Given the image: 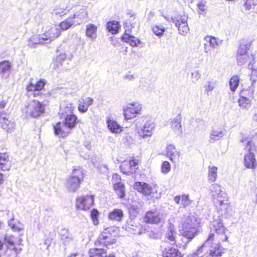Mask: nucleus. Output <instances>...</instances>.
<instances>
[{
  "instance_id": "nucleus-1",
  "label": "nucleus",
  "mask_w": 257,
  "mask_h": 257,
  "mask_svg": "<svg viewBox=\"0 0 257 257\" xmlns=\"http://www.w3.org/2000/svg\"><path fill=\"white\" fill-rule=\"evenodd\" d=\"M201 222L193 215H185L182 217L179 226V232L181 236L188 241L192 240L199 232Z\"/></svg>"
},
{
  "instance_id": "nucleus-2",
  "label": "nucleus",
  "mask_w": 257,
  "mask_h": 257,
  "mask_svg": "<svg viewBox=\"0 0 257 257\" xmlns=\"http://www.w3.org/2000/svg\"><path fill=\"white\" fill-rule=\"evenodd\" d=\"M118 236V227L114 226L108 227L100 233L94 243L96 246H103L107 247L108 245L115 243Z\"/></svg>"
},
{
  "instance_id": "nucleus-3",
  "label": "nucleus",
  "mask_w": 257,
  "mask_h": 257,
  "mask_svg": "<svg viewBox=\"0 0 257 257\" xmlns=\"http://www.w3.org/2000/svg\"><path fill=\"white\" fill-rule=\"evenodd\" d=\"M141 162L139 156H132L122 161L119 166L120 171L128 176L136 175L138 173L139 166Z\"/></svg>"
},
{
  "instance_id": "nucleus-4",
  "label": "nucleus",
  "mask_w": 257,
  "mask_h": 257,
  "mask_svg": "<svg viewBox=\"0 0 257 257\" xmlns=\"http://www.w3.org/2000/svg\"><path fill=\"white\" fill-rule=\"evenodd\" d=\"M212 190L213 203L218 210H222L228 205V198L226 193L221 190V186L214 184Z\"/></svg>"
},
{
  "instance_id": "nucleus-5",
  "label": "nucleus",
  "mask_w": 257,
  "mask_h": 257,
  "mask_svg": "<svg viewBox=\"0 0 257 257\" xmlns=\"http://www.w3.org/2000/svg\"><path fill=\"white\" fill-rule=\"evenodd\" d=\"M7 101H0V109H4ZM16 124L9 113L0 110V127L7 132H11L15 129Z\"/></svg>"
},
{
  "instance_id": "nucleus-6",
  "label": "nucleus",
  "mask_w": 257,
  "mask_h": 257,
  "mask_svg": "<svg viewBox=\"0 0 257 257\" xmlns=\"http://www.w3.org/2000/svg\"><path fill=\"white\" fill-rule=\"evenodd\" d=\"M84 177V174L81 168L74 169L71 176L66 181L67 187L73 191H75L83 181Z\"/></svg>"
},
{
  "instance_id": "nucleus-7",
  "label": "nucleus",
  "mask_w": 257,
  "mask_h": 257,
  "mask_svg": "<svg viewBox=\"0 0 257 257\" xmlns=\"http://www.w3.org/2000/svg\"><path fill=\"white\" fill-rule=\"evenodd\" d=\"M95 195L91 193L77 196L75 207L77 210H88L94 204Z\"/></svg>"
},
{
  "instance_id": "nucleus-8",
  "label": "nucleus",
  "mask_w": 257,
  "mask_h": 257,
  "mask_svg": "<svg viewBox=\"0 0 257 257\" xmlns=\"http://www.w3.org/2000/svg\"><path fill=\"white\" fill-rule=\"evenodd\" d=\"M225 249L220 244V243H215L214 245H210V247L205 249V252L201 256L197 254V249L194 253L196 257H222L225 253Z\"/></svg>"
},
{
  "instance_id": "nucleus-9",
  "label": "nucleus",
  "mask_w": 257,
  "mask_h": 257,
  "mask_svg": "<svg viewBox=\"0 0 257 257\" xmlns=\"http://www.w3.org/2000/svg\"><path fill=\"white\" fill-rule=\"evenodd\" d=\"M111 181L113 189L117 196L120 199L124 198L125 196V185L120 175L117 173L113 174Z\"/></svg>"
},
{
  "instance_id": "nucleus-10",
  "label": "nucleus",
  "mask_w": 257,
  "mask_h": 257,
  "mask_svg": "<svg viewBox=\"0 0 257 257\" xmlns=\"http://www.w3.org/2000/svg\"><path fill=\"white\" fill-rule=\"evenodd\" d=\"M187 20L188 17L184 13L177 16L173 19V22L175 23L181 35H185L189 31Z\"/></svg>"
},
{
  "instance_id": "nucleus-11",
  "label": "nucleus",
  "mask_w": 257,
  "mask_h": 257,
  "mask_svg": "<svg viewBox=\"0 0 257 257\" xmlns=\"http://www.w3.org/2000/svg\"><path fill=\"white\" fill-rule=\"evenodd\" d=\"M143 222L147 224H159L162 221L161 214L156 209L147 211L143 217Z\"/></svg>"
},
{
  "instance_id": "nucleus-12",
  "label": "nucleus",
  "mask_w": 257,
  "mask_h": 257,
  "mask_svg": "<svg viewBox=\"0 0 257 257\" xmlns=\"http://www.w3.org/2000/svg\"><path fill=\"white\" fill-rule=\"evenodd\" d=\"M238 100L239 106L248 108L251 106V100L253 97V92L250 89H243Z\"/></svg>"
},
{
  "instance_id": "nucleus-13",
  "label": "nucleus",
  "mask_w": 257,
  "mask_h": 257,
  "mask_svg": "<svg viewBox=\"0 0 257 257\" xmlns=\"http://www.w3.org/2000/svg\"><path fill=\"white\" fill-rule=\"evenodd\" d=\"M142 107L137 102L129 103L123 109V115L126 119H131L136 117L138 114H141Z\"/></svg>"
},
{
  "instance_id": "nucleus-14",
  "label": "nucleus",
  "mask_w": 257,
  "mask_h": 257,
  "mask_svg": "<svg viewBox=\"0 0 257 257\" xmlns=\"http://www.w3.org/2000/svg\"><path fill=\"white\" fill-rule=\"evenodd\" d=\"M250 47V44L244 41H242L239 44V48L237 51L236 59L241 64L245 63L249 56L247 51Z\"/></svg>"
},
{
  "instance_id": "nucleus-15",
  "label": "nucleus",
  "mask_w": 257,
  "mask_h": 257,
  "mask_svg": "<svg viewBox=\"0 0 257 257\" xmlns=\"http://www.w3.org/2000/svg\"><path fill=\"white\" fill-rule=\"evenodd\" d=\"M46 105L37 100H33L29 108L30 115L33 117H38L45 113Z\"/></svg>"
},
{
  "instance_id": "nucleus-16",
  "label": "nucleus",
  "mask_w": 257,
  "mask_h": 257,
  "mask_svg": "<svg viewBox=\"0 0 257 257\" xmlns=\"http://www.w3.org/2000/svg\"><path fill=\"white\" fill-rule=\"evenodd\" d=\"M4 241L7 247L17 253L21 250L20 247L21 245L22 240L19 236H14L13 235L5 236Z\"/></svg>"
},
{
  "instance_id": "nucleus-17",
  "label": "nucleus",
  "mask_w": 257,
  "mask_h": 257,
  "mask_svg": "<svg viewBox=\"0 0 257 257\" xmlns=\"http://www.w3.org/2000/svg\"><path fill=\"white\" fill-rule=\"evenodd\" d=\"M54 133L59 138H65L71 133V130L63 121H59L53 125Z\"/></svg>"
},
{
  "instance_id": "nucleus-18",
  "label": "nucleus",
  "mask_w": 257,
  "mask_h": 257,
  "mask_svg": "<svg viewBox=\"0 0 257 257\" xmlns=\"http://www.w3.org/2000/svg\"><path fill=\"white\" fill-rule=\"evenodd\" d=\"M61 30L59 28L55 25L51 27L48 30L42 34L43 38L46 41L52 42L58 38L61 35Z\"/></svg>"
},
{
  "instance_id": "nucleus-19",
  "label": "nucleus",
  "mask_w": 257,
  "mask_h": 257,
  "mask_svg": "<svg viewBox=\"0 0 257 257\" xmlns=\"http://www.w3.org/2000/svg\"><path fill=\"white\" fill-rule=\"evenodd\" d=\"M134 187L139 193L145 196H149L154 193L152 187L147 183L137 181L135 182Z\"/></svg>"
},
{
  "instance_id": "nucleus-20",
  "label": "nucleus",
  "mask_w": 257,
  "mask_h": 257,
  "mask_svg": "<svg viewBox=\"0 0 257 257\" xmlns=\"http://www.w3.org/2000/svg\"><path fill=\"white\" fill-rule=\"evenodd\" d=\"M131 33V29H125L121 37V40L122 42L128 43L133 47H137L141 43V41L139 39L132 35Z\"/></svg>"
},
{
  "instance_id": "nucleus-21",
  "label": "nucleus",
  "mask_w": 257,
  "mask_h": 257,
  "mask_svg": "<svg viewBox=\"0 0 257 257\" xmlns=\"http://www.w3.org/2000/svg\"><path fill=\"white\" fill-rule=\"evenodd\" d=\"M154 127V124L152 121H147L143 127L138 132L139 137L144 139L151 137L153 134V130Z\"/></svg>"
},
{
  "instance_id": "nucleus-22",
  "label": "nucleus",
  "mask_w": 257,
  "mask_h": 257,
  "mask_svg": "<svg viewBox=\"0 0 257 257\" xmlns=\"http://www.w3.org/2000/svg\"><path fill=\"white\" fill-rule=\"evenodd\" d=\"M243 164L247 169L254 170L257 168V161L254 153H247L244 155Z\"/></svg>"
},
{
  "instance_id": "nucleus-23",
  "label": "nucleus",
  "mask_w": 257,
  "mask_h": 257,
  "mask_svg": "<svg viewBox=\"0 0 257 257\" xmlns=\"http://www.w3.org/2000/svg\"><path fill=\"white\" fill-rule=\"evenodd\" d=\"M166 156L173 163L179 161L180 153L173 144H170L166 148Z\"/></svg>"
},
{
  "instance_id": "nucleus-24",
  "label": "nucleus",
  "mask_w": 257,
  "mask_h": 257,
  "mask_svg": "<svg viewBox=\"0 0 257 257\" xmlns=\"http://www.w3.org/2000/svg\"><path fill=\"white\" fill-rule=\"evenodd\" d=\"M214 233L210 232L203 244L197 249V254L199 256H201L204 252H205V249L207 247V245H208L209 247H210V245H214L215 244H214L213 242L214 240Z\"/></svg>"
},
{
  "instance_id": "nucleus-25",
  "label": "nucleus",
  "mask_w": 257,
  "mask_h": 257,
  "mask_svg": "<svg viewBox=\"0 0 257 257\" xmlns=\"http://www.w3.org/2000/svg\"><path fill=\"white\" fill-rule=\"evenodd\" d=\"M162 257H184V254L174 247H165L162 251Z\"/></svg>"
},
{
  "instance_id": "nucleus-26",
  "label": "nucleus",
  "mask_w": 257,
  "mask_h": 257,
  "mask_svg": "<svg viewBox=\"0 0 257 257\" xmlns=\"http://www.w3.org/2000/svg\"><path fill=\"white\" fill-rule=\"evenodd\" d=\"M93 99L91 97H85L81 98L79 101L78 110L81 113L86 112L88 107L93 103Z\"/></svg>"
},
{
  "instance_id": "nucleus-27",
  "label": "nucleus",
  "mask_w": 257,
  "mask_h": 257,
  "mask_svg": "<svg viewBox=\"0 0 257 257\" xmlns=\"http://www.w3.org/2000/svg\"><path fill=\"white\" fill-rule=\"evenodd\" d=\"M11 168L9 155L7 153H0V170L9 171Z\"/></svg>"
},
{
  "instance_id": "nucleus-28",
  "label": "nucleus",
  "mask_w": 257,
  "mask_h": 257,
  "mask_svg": "<svg viewBox=\"0 0 257 257\" xmlns=\"http://www.w3.org/2000/svg\"><path fill=\"white\" fill-rule=\"evenodd\" d=\"M63 122L72 131L79 122L77 116L74 114H69L65 116Z\"/></svg>"
},
{
  "instance_id": "nucleus-29",
  "label": "nucleus",
  "mask_w": 257,
  "mask_h": 257,
  "mask_svg": "<svg viewBox=\"0 0 257 257\" xmlns=\"http://www.w3.org/2000/svg\"><path fill=\"white\" fill-rule=\"evenodd\" d=\"M76 17L77 15L76 14H74L60 23L59 27L61 31L67 30L71 28L74 23L73 19Z\"/></svg>"
},
{
  "instance_id": "nucleus-30",
  "label": "nucleus",
  "mask_w": 257,
  "mask_h": 257,
  "mask_svg": "<svg viewBox=\"0 0 257 257\" xmlns=\"http://www.w3.org/2000/svg\"><path fill=\"white\" fill-rule=\"evenodd\" d=\"M97 26L93 24H89L86 26L85 35L92 40L97 37Z\"/></svg>"
},
{
  "instance_id": "nucleus-31",
  "label": "nucleus",
  "mask_w": 257,
  "mask_h": 257,
  "mask_svg": "<svg viewBox=\"0 0 257 257\" xmlns=\"http://www.w3.org/2000/svg\"><path fill=\"white\" fill-rule=\"evenodd\" d=\"M45 85V82L42 80H39L35 84L29 82L26 87L28 91H36L43 90Z\"/></svg>"
},
{
  "instance_id": "nucleus-32",
  "label": "nucleus",
  "mask_w": 257,
  "mask_h": 257,
  "mask_svg": "<svg viewBox=\"0 0 257 257\" xmlns=\"http://www.w3.org/2000/svg\"><path fill=\"white\" fill-rule=\"evenodd\" d=\"M123 216V211L121 209L115 208L109 212L108 217L109 220L120 221Z\"/></svg>"
},
{
  "instance_id": "nucleus-33",
  "label": "nucleus",
  "mask_w": 257,
  "mask_h": 257,
  "mask_svg": "<svg viewBox=\"0 0 257 257\" xmlns=\"http://www.w3.org/2000/svg\"><path fill=\"white\" fill-rule=\"evenodd\" d=\"M89 257H103L106 255L107 250L102 248L93 247L88 250Z\"/></svg>"
},
{
  "instance_id": "nucleus-34",
  "label": "nucleus",
  "mask_w": 257,
  "mask_h": 257,
  "mask_svg": "<svg viewBox=\"0 0 257 257\" xmlns=\"http://www.w3.org/2000/svg\"><path fill=\"white\" fill-rule=\"evenodd\" d=\"M181 120L182 117L180 114L171 120V127L174 132H177L178 133L181 132Z\"/></svg>"
},
{
  "instance_id": "nucleus-35",
  "label": "nucleus",
  "mask_w": 257,
  "mask_h": 257,
  "mask_svg": "<svg viewBox=\"0 0 257 257\" xmlns=\"http://www.w3.org/2000/svg\"><path fill=\"white\" fill-rule=\"evenodd\" d=\"M106 28L107 30L112 34L118 33L120 28V25L116 21H110L107 23Z\"/></svg>"
},
{
  "instance_id": "nucleus-36",
  "label": "nucleus",
  "mask_w": 257,
  "mask_h": 257,
  "mask_svg": "<svg viewBox=\"0 0 257 257\" xmlns=\"http://www.w3.org/2000/svg\"><path fill=\"white\" fill-rule=\"evenodd\" d=\"M108 128L112 133H118L122 131V127L113 119L107 120Z\"/></svg>"
},
{
  "instance_id": "nucleus-37",
  "label": "nucleus",
  "mask_w": 257,
  "mask_h": 257,
  "mask_svg": "<svg viewBox=\"0 0 257 257\" xmlns=\"http://www.w3.org/2000/svg\"><path fill=\"white\" fill-rule=\"evenodd\" d=\"M174 200L177 204H181L183 207H185L190 203L189 196L186 194L176 196Z\"/></svg>"
},
{
  "instance_id": "nucleus-38",
  "label": "nucleus",
  "mask_w": 257,
  "mask_h": 257,
  "mask_svg": "<svg viewBox=\"0 0 257 257\" xmlns=\"http://www.w3.org/2000/svg\"><path fill=\"white\" fill-rule=\"evenodd\" d=\"M43 38L42 34L33 35L28 40V45L30 47H33L35 45L42 43L45 41Z\"/></svg>"
},
{
  "instance_id": "nucleus-39",
  "label": "nucleus",
  "mask_w": 257,
  "mask_h": 257,
  "mask_svg": "<svg viewBox=\"0 0 257 257\" xmlns=\"http://www.w3.org/2000/svg\"><path fill=\"white\" fill-rule=\"evenodd\" d=\"M240 82L238 75H234L231 77L229 81L230 89L232 92H235L238 88Z\"/></svg>"
},
{
  "instance_id": "nucleus-40",
  "label": "nucleus",
  "mask_w": 257,
  "mask_h": 257,
  "mask_svg": "<svg viewBox=\"0 0 257 257\" xmlns=\"http://www.w3.org/2000/svg\"><path fill=\"white\" fill-rule=\"evenodd\" d=\"M138 20L135 15H131L125 23L126 29L134 28L138 25Z\"/></svg>"
},
{
  "instance_id": "nucleus-41",
  "label": "nucleus",
  "mask_w": 257,
  "mask_h": 257,
  "mask_svg": "<svg viewBox=\"0 0 257 257\" xmlns=\"http://www.w3.org/2000/svg\"><path fill=\"white\" fill-rule=\"evenodd\" d=\"M217 167L216 166H209L208 178L209 181L215 182L217 177Z\"/></svg>"
},
{
  "instance_id": "nucleus-42",
  "label": "nucleus",
  "mask_w": 257,
  "mask_h": 257,
  "mask_svg": "<svg viewBox=\"0 0 257 257\" xmlns=\"http://www.w3.org/2000/svg\"><path fill=\"white\" fill-rule=\"evenodd\" d=\"M244 7L248 10L257 11V0H245Z\"/></svg>"
},
{
  "instance_id": "nucleus-43",
  "label": "nucleus",
  "mask_w": 257,
  "mask_h": 257,
  "mask_svg": "<svg viewBox=\"0 0 257 257\" xmlns=\"http://www.w3.org/2000/svg\"><path fill=\"white\" fill-rule=\"evenodd\" d=\"M11 67V63L8 60L0 62V74L4 73L10 70Z\"/></svg>"
},
{
  "instance_id": "nucleus-44",
  "label": "nucleus",
  "mask_w": 257,
  "mask_h": 257,
  "mask_svg": "<svg viewBox=\"0 0 257 257\" xmlns=\"http://www.w3.org/2000/svg\"><path fill=\"white\" fill-rule=\"evenodd\" d=\"M69 11L70 9L68 7H60L55 10V15L60 17H63L66 15Z\"/></svg>"
},
{
  "instance_id": "nucleus-45",
  "label": "nucleus",
  "mask_w": 257,
  "mask_h": 257,
  "mask_svg": "<svg viewBox=\"0 0 257 257\" xmlns=\"http://www.w3.org/2000/svg\"><path fill=\"white\" fill-rule=\"evenodd\" d=\"M215 231L217 234L220 233L221 234H224V238L222 240L223 241H228V237L225 234V228L224 226L220 223H217V227L215 228Z\"/></svg>"
},
{
  "instance_id": "nucleus-46",
  "label": "nucleus",
  "mask_w": 257,
  "mask_h": 257,
  "mask_svg": "<svg viewBox=\"0 0 257 257\" xmlns=\"http://www.w3.org/2000/svg\"><path fill=\"white\" fill-rule=\"evenodd\" d=\"M152 31L156 36L160 37L163 35L165 28L162 26L156 25L153 26Z\"/></svg>"
},
{
  "instance_id": "nucleus-47",
  "label": "nucleus",
  "mask_w": 257,
  "mask_h": 257,
  "mask_svg": "<svg viewBox=\"0 0 257 257\" xmlns=\"http://www.w3.org/2000/svg\"><path fill=\"white\" fill-rule=\"evenodd\" d=\"M165 237L170 241L173 242L174 244H176L175 232L174 230H168L166 233Z\"/></svg>"
},
{
  "instance_id": "nucleus-48",
  "label": "nucleus",
  "mask_w": 257,
  "mask_h": 257,
  "mask_svg": "<svg viewBox=\"0 0 257 257\" xmlns=\"http://www.w3.org/2000/svg\"><path fill=\"white\" fill-rule=\"evenodd\" d=\"M205 40L206 41L207 43L209 44V46L212 48L218 45L217 39L214 37L211 36H207L205 37Z\"/></svg>"
},
{
  "instance_id": "nucleus-49",
  "label": "nucleus",
  "mask_w": 257,
  "mask_h": 257,
  "mask_svg": "<svg viewBox=\"0 0 257 257\" xmlns=\"http://www.w3.org/2000/svg\"><path fill=\"white\" fill-rule=\"evenodd\" d=\"M98 215L99 212L96 209L94 208L92 209L90 212V217L95 225H97L98 223Z\"/></svg>"
},
{
  "instance_id": "nucleus-50",
  "label": "nucleus",
  "mask_w": 257,
  "mask_h": 257,
  "mask_svg": "<svg viewBox=\"0 0 257 257\" xmlns=\"http://www.w3.org/2000/svg\"><path fill=\"white\" fill-rule=\"evenodd\" d=\"M171 168V166L168 161H164L162 162L161 165V171L163 173L167 174L169 173Z\"/></svg>"
},
{
  "instance_id": "nucleus-51",
  "label": "nucleus",
  "mask_w": 257,
  "mask_h": 257,
  "mask_svg": "<svg viewBox=\"0 0 257 257\" xmlns=\"http://www.w3.org/2000/svg\"><path fill=\"white\" fill-rule=\"evenodd\" d=\"M244 150L247 151V153H253V152L256 150L255 145L251 141H248L246 143Z\"/></svg>"
},
{
  "instance_id": "nucleus-52",
  "label": "nucleus",
  "mask_w": 257,
  "mask_h": 257,
  "mask_svg": "<svg viewBox=\"0 0 257 257\" xmlns=\"http://www.w3.org/2000/svg\"><path fill=\"white\" fill-rule=\"evenodd\" d=\"M206 2L204 0H201L200 2L198 4V8L202 12H204L206 10Z\"/></svg>"
},
{
  "instance_id": "nucleus-53",
  "label": "nucleus",
  "mask_w": 257,
  "mask_h": 257,
  "mask_svg": "<svg viewBox=\"0 0 257 257\" xmlns=\"http://www.w3.org/2000/svg\"><path fill=\"white\" fill-rule=\"evenodd\" d=\"M205 87L206 91L209 92L214 88V84L211 82H209L206 85H205Z\"/></svg>"
},
{
  "instance_id": "nucleus-54",
  "label": "nucleus",
  "mask_w": 257,
  "mask_h": 257,
  "mask_svg": "<svg viewBox=\"0 0 257 257\" xmlns=\"http://www.w3.org/2000/svg\"><path fill=\"white\" fill-rule=\"evenodd\" d=\"M192 76H194V79L196 80H197L200 77V75L197 72L192 73Z\"/></svg>"
},
{
  "instance_id": "nucleus-55",
  "label": "nucleus",
  "mask_w": 257,
  "mask_h": 257,
  "mask_svg": "<svg viewBox=\"0 0 257 257\" xmlns=\"http://www.w3.org/2000/svg\"><path fill=\"white\" fill-rule=\"evenodd\" d=\"M4 245L3 242L0 240V257H2L3 255L2 251L4 248Z\"/></svg>"
},
{
  "instance_id": "nucleus-56",
  "label": "nucleus",
  "mask_w": 257,
  "mask_h": 257,
  "mask_svg": "<svg viewBox=\"0 0 257 257\" xmlns=\"http://www.w3.org/2000/svg\"><path fill=\"white\" fill-rule=\"evenodd\" d=\"M252 70L251 76H255L257 77V68H250Z\"/></svg>"
},
{
  "instance_id": "nucleus-57",
  "label": "nucleus",
  "mask_w": 257,
  "mask_h": 257,
  "mask_svg": "<svg viewBox=\"0 0 257 257\" xmlns=\"http://www.w3.org/2000/svg\"><path fill=\"white\" fill-rule=\"evenodd\" d=\"M12 228L14 231H20L22 229V227H16L15 225H13V226H11Z\"/></svg>"
},
{
  "instance_id": "nucleus-58",
  "label": "nucleus",
  "mask_w": 257,
  "mask_h": 257,
  "mask_svg": "<svg viewBox=\"0 0 257 257\" xmlns=\"http://www.w3.org/2000/svg\"><path fill=\"white\" fill-rule=\"evenodd\" d=\"M205 52H206L210 51V49L209 48H208V47H207V43L205 44Z\"/></svg>"
},
{
  "instance_id": "nucleus-59",
  "label": "nucleus",
  "mask_w": 257,
  "mask_h": 257,
  "mask_svg": "<svg viewBox=\"0 0 257 257\" xmlns=\"http://www.w3.org/2000/svg\"><path fill=\"white\" fill-rule=\"evenodd\" d=\"M105 257H115L114 253H110L108 255H105Z\"/></svg>"
},
{
  "instance_id": "nucleus-60",
  "label": "nucleus",
  "mask_w": 257,
  "mask_h": 257,
  "mask_svg": "<svg viewBox=\"0 0 257 257\" xmlns=\"http://www.w3.org/2000/svg\"><path fill=\"white\" fill-rule=\"evenodd\" d=\"M42 94V93H33V96L34 97H37V96H39L40 95H41Z\"/></svg>"
},
{
  "instance_id": "nucleus-61",
  "label": "nucleus",
  "mask_w": 257,
  "mask_h": 257,
  "mask_svg": "<svg viewBox=\"0 0 257 257\" xmlns=\"http://www.w3.org/2000/svg\"><path fill=\"white\" fill-rule=\"evenodd\" d=\"M0 177L2 180H5V176L4 174L0 173Z\"/></svg>"
},
{
  "instance_id": "nucleus-62",
  "label": "nucleus",
  "mask_w": 257,
  "mask_h": 257,
  "mask_svg": "<svg viewBox=\"0 0 257 257\" xmlns=\"http://www.w3.org/2000/svg\"><path fill=\"white\" fill-rule=\"evenodd\" d=\"M5 180H2L0 177V186L4 183Z\"/></svg>"
},
{
  "instance_id": "nucleus-63",
  "label": "nucleus",
  "mask_w": 257,
  "mask_h": 257,
  "mask_svg": "<svg viewBox=\"0 0 257 257\" xmlns=\"http://www.w3.org/2000/svg\"><path fill=\"white\" fill-rule=\"evenodd\" d=\"M74 107H73H73H71V110H74Z\"/></svg>"
},
{
  "instance_id": "nucleus-64",
  "label": "nucleus",
  "mask_w": 257,
  "mask_h": 257,
  "mask_svg": "<svg viewBox=\"0 0 257 257\" xmlns=\"http://www.w3.org/2000/svg\"><path fill=\"white\" fill-rule=\"evenodd\" d=\"M240 142H244V140H240Z\"/></svg>"
}]
</instances>
